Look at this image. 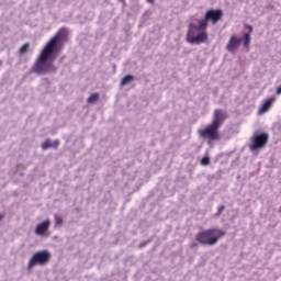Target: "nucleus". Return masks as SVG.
Wrapping results in <instances>:
<instances>
[{
	"instance_id": "nucleus-6",
	"label": "nucleus",
	"mask_w": 281,
	"mask_h": 281,
	"mask_svg": "<svg viewBox=\"0 0 281 281\" xmlns=\"http://www.w3.org/2000/svg\"><path fill=\"white\" fill-rule=\"evenodd\" d=\"M223 19V10L221 9H211L206 11L204 19L199 21V29L200 30H207V23L216 25L217 21Z\"/></svg>"
},
{
	"instance_id": "nucleus-25",
	"label": "nucleus",
	"mask_w": 281,
	"mask_h": 281,
	"mask_svg": "<svg viewBox=\"0 0 281 281\" xmlns=\"http://www.w3.org/2000/svg\"><path fill=\"white\" fill-rule=\"evenodd\" d=\"M119 1H121V3H125L126 2L125 0H119Z\"/></svg>"
},
{
	"instance_id": "nucleus-15",
	"label": "nucleus",
	"mask_w": 281,
	"mask_h": 281,
	"mask_svg": "<svg viewBox=\"0 0 281 281\" xmlns=\"http://www.w3.org/2000/svg\"><path fill=\"white\" fill-rule=\"evenodd\" d=\"M30 49V43H25L19 50L20 56H25L27 54V50Z\"/></svg>"
},
{
	"instance_id": "nucleus-22",
	"label": "nucleus",
	"mask_w": 281,
	"mask_h": 281,
	"mask_svg": "<svg viewBox=\"0 0 281 281\" xmlns=\"http://www.w3.org/2000/svg\"><path fill=\"white\" fill-rule=\"evenodd\" d=\"M246 27L249 30V32H254V27L251 25H246Z\"/></svg>"
},
{
	"instance_id": "nucleus-21",
	"label": "nucleus",
	"mask_w": 281,
	"mask_h": 281,
	"mask_svg": "<svg viewBox=\"0 0 281 281\" xmlns=\"http://www.w3.org/2000/svg\"><path fill=\"white\" fill-rule=\"evenodd\" d=\"M276 94H277V95H281V86H279V87L277 88Z\"/></svg>"
},
{
	"instance_id": "nucleus-17",
	"label": "nucleus",
	"mask_w": 281,
	"mask_h": 281,
	"mask_svg": "<svg viewBox=\"0 0 281 281\" xmlns=\"http://www.w3.org/2000/svg\"><path fill=\"white\" fill-rule=\"evenodd\" d=\"M201 165H202V166H210V157L204 156V157L201 159Z\"/></svg>"
},
{
	"instance_id": "nucleus-16",
	"label": "nucleus",
	"mask_w": 281,
	"mask_h": 281,
	"mask_svg": "<svg viewBox=\"0 0 281 281\" xmlns=\"http://www.w3.org/2000/svg\"><path fill=\"white\" fill-rule=\"evenodd\" d=\"M223 212H225V205L218 206L217 212L215 213V217L221 216Z\"/></svg>"
},
{
	"instance_id": "nucleus-18",
	"label": "nucleus",
	"mask_w": 281,
	"mask_h": 281,
	"mask_svg": "<svg viewBox=\"0 0 281 281\" xmlns=\"http://www.w3.org/2000/svg\"><path fill=\"white\" fill-rule=\"evenodd\" d=\"M55 225H63V217L56 216L55 217Z\"/></svg>"
},
{
	"instance_id": "nucleus-8",
	"label": "nucleus",
	"mask_w": 281,
	"mask_h": 281,
	"mask_svg": "<svg viewBox=\"0 0 281 281\" xmlns=\"http://www.w3.org/2000/svg\"><path fill=\"white\" fill-rule=\"evenodd\" d=\"M241 43H243V37H237L236 35L231 36L226 45L227 52H229L231 54H234V52H236V49L240 47Z\"/></svg>"
},
{
	"instance_id": "nucleus-24",
	"label": "nucleus",
	"mask_w": 281,
	"mask_h": 281,
	"mask_svg": "<svg viewBox=\"0 0 281 281\" xmlns=\"http://www.w3.org/2000/svg\"><path fill=\"white\" fill-rule=\"evenodd\" d=\"M0 221H3V214H0Z\"/></svg>"
},
{
	"instance_id": "nucleus-26",
	"label": "nucleus",
	"mask_w": 281,
	"mask_h": 281,
	"mask_svg": "<svg viewBox=\"0 0 281 281\" xmlns=\"http://www.w3.org/2000/svg\"><path fill=\"white\" fill-rule=\"evenodd\" d=\"M3 65V61L0 60V67Z\"/></svg>"
},
{
	"instance_id": "nucleus-12",
	"label": "nucleus",
	"mask_w": 281,
	"mask_h": 281,
	"mask_svg": "<svg viewBox=\"0 0 281 281\" xmlns=\"http://www.w3.org/2000/svg\"><path fill=\"white\" fill-rule=\"evenodd\" d=\"M135 80V77L133 75L125 76L121 81V87H126V85L133 82Z\"/></svg>"
},
{
	"instance_id": "nucleus-14",
	"label": "nucleus",
	"mask_w": 281,
	"mask_h": 281,
	"mask_svg": "<svg viewBox=\"0 0 281 281\" xmlns=\"http://www.w3.org/2000/svg\"><path fill=\"white\" fill-rule=\"evenodd\" d=\"M251 43V35L249 33L244 34V47H249Z\"/></svg>"
},
{
	"instance_id": "nucleus-3",
	"label": "nucleus",
	"mask_w": 281,
	"mask_h": 281,
	"mask_svg": "<svg viewBox=\"0 0 281 281\" xmlns=\"http://www.w3.org/2000/svg\"><path fill=\"white\" fill-rule=\"evenodd\" d=\"M225 236V232L218 228H211L206 231H202L196 234L195 239L200 245H209L210 247H214L216 243H218V238Z\"/></svg>"
},
{
	"instance_id": "nucleus-1",
	"label": "nucleus",
	"mask_w": 281,
	"mask_h": 281,
	"mask_svg": "<svg viewBox=\"0 0 281 281\" xmlns=\"http://www.w3.org/2000/svg\"><path fill=\"white\" fill-rule=\"evenodd\" d=\"M67 34L69 31L67 27H60L55 36H53L46 46L41 52L38 58L31 69V74H37V76H43L45 74H56L58 67L54 66V63L49 61L54 54L60 52V45L67 40Z\"/></svg>"
},
{
	"instance_id": "nucleus-5",
	"label": "nucleus",
	"mask_w": 281,
	"mask_h": 281,
	"mask_svg": "<svg viewBox=\"0 0 281 281\" xmlns=\"http://www.w3.org/2000/svg\"><path fill=\"white\" fill-rule=\"evenodd\" d=\"M50 259L52 254L49 252V250L37 251L29 260L27 270L30 271L31 269H34L36 265H38L40 267H45V265H47Z\"/></svg>"
},
{
	"instance_id": "nucleus-10",
	"label": "nucleus",
	"mask_w": 281,
	"mask_h": 281,
	"mask_svg": "<svg viewBox=\"0 0 281 281\" xmlns=\"http://www.w3.org/2000/svg\"><path fill=\"white\" fill-rule=\"evenodd\" d=\"M60 142L59 140H52L47 138L43 144H42V149L47 150L48 148H58Z\"/></svg>"
},
{
	"instance_id": "nucleus-23",
	"label": "nucleus",
	"mask_w": 281,
	"mask_h": 281,
	"mask_svg": "<svg viewBox=\"0 0 281 281\" xmlns=\"http://www.w3.org/2000/svg\"><path fill=\"white\" fill-rule=\"evenodd\" d=\"M147 3H155V0H147Z\"/></svg>"
},
{
	"instance_id": "nucleus-19",
	"label": "nucleus",
	"mask_w": 281,
	"mask_h": 281,
	"mask_svg": "<svg viewBox=\"0 0 281 281\" xmlns=\"http://www.w3.org/2000/svg\"><path fill=\"white\" fill-rule=\"evenodd\" d=\"M196 247H199V243H192V244L190 245V248H191V249H194V248H196Z\"/></svg>"
},
{
	"instance_id": "nucleus-9",
	"label": "nucleus",
	"mask_w": 281,
	"mask_h": 281,
	"mask_svg": "<svg viewBox=\"0 0 281 281\" xmlns=\"http://www.w3.org/2000/svg\"><path fill=\"white\" fill-rule=\"evenodd\" d=\"M52 225V221L45 220L44 222L40 223L35 227V234L36 236H45L47 232L49 231V226Z\"/></svg>"
},
{
	"instance_id": "nucleus-13",
	"label": "nucleus",
	"mask_w": 281,
	"mask_h": 281,
	"mask_svg": "<svg viewBox=\"0 0 281 281\" xmlns=\"http://www.w3.org/2000/svg\"><path fill=\"white\" fill-rule=\"evenodd\" d=\"M98 100H100V94L99 93H92L88 98L87 102H88V104H95V102H98Z\"/></svg>"
},
{
	"instance_id": "nucleus-4",
	"label": "nucleus",
	"mask_w": 281,
	"mask_h": 281,
	"mask_svg": "<svg viewBox=\"0 0 281 281\" xmlns=\"http://www.w3.org/2000/svg\"><path fill=\"white\" fill-rule=\"evenodd\" d=\"M187 41L191 43V45H201V43H206L207 33H205V29H200L199 24L190 23L188 26Z\"/></svg>"
},
{
	"instance_id": "nucleus-2",
	"label": "nucleus",
	"mask_w": 281,
	"mask_h": 281,
	"mask_svg": "<svg viewBox=\"0 0 281 281\" xmlns=\"http://www.w3.org/2000/svg\"><path fill=\"white\" fill-rule=\"evenodd\" d=\"M227 117H229L227 115V111L223 109L214 110L211 123L205 128L199 130L200 137H203L204 139H210L211 142H216L217 139H221L218 130L225 124Z\"/></svg>"
},
{
	"instance_id": "nucleus-11",
	"label": "nucleus",
	"mask_w": 281,
	"mask_h": 281,
	"mask_svg": "<svg viewBox=\"0 0 281 281\" xmlns=\"http://www.w3.org/2000/svg\"><path fill=\"white\" fill-rule=\"evenodd\" d=\"M271 106H273V99H267L265 101V103L261 105V108L259 110V114L263 115V113H267V111H269V109H271Z\"/></svg>"
},
{
	"instance_id": "nucleus-7",
	"label": "nucleus",
	"mask_w": 281,
	"mask_h": 281,
	"mask_svg": "<svg viewBox=\"0 0 281 281\" xmlns=\"http://www.w3.org/2000/svg\"><path fill=\"white\" fill-rule=\"evenodd\" d=\"M267 142H269V134L267 133L256 134L252 136V144L250 145L251 153H255V150L260 148H265V146H267Z\"/></svg>"
},
{
	"instance_id": "nucleus-20",
	"label": "nucleus",
	"mask_w": 281,
	"mask_h": 281,
	"mask_svg": "<svg viewBox=\"0 0 281 281\" xmlns=\"http://www.w3.org/2000/svg\"><path fill=\"white\" fill-rule=\"evenodd\" d=\"M148 243H150V241L140 243L139 248L142 249V248L146 247V245H148Z\"/></svg>"
}]
</instances>
